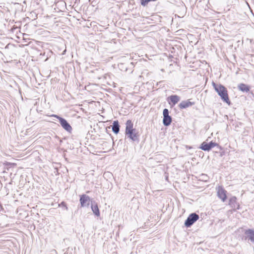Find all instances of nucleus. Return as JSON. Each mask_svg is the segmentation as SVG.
<instances>
[{
    "label": "nucleus",
    "mask_w": 254,
    "mask_h": 254,
    "mask_svg": "<svg viewBox=\"0 0 254 254\" xmlns=\"http://www.w3.org/2000/svg\"><path fill=\"white\" fill-rule=\"evenodd\" d=\"M91 209L93 212V213L97 216H100V211L98 206V205L96 203L91 204Z\"/></svg>",
    "instance_id": "nucleus-14"
},
{
    "label": "nucleus",
    "mask_w": 254,
    "mask_h": 254,
    "mask_svg": "<svg viewBox=\"0 0 254 254\" xmlns=\"http://www.w3.org/2000/svg\"><path fill=\"white\" fill-rule=\"evenodd\" d=\"M238 88L240 91L244 92H248L250 89V86L244 83H240L239 84Z\"/></svg>",
    "instance_id": "nucleus-10"
},
{
    "label": "nucleus",
    "mask_w": 254,
    "mask_h": 254,
    "mask_svg": "<svg viewBox=\"0 0 254 254\" xmlns=\"http://www.w3.org/2000/svg\"><path fill=\"white\" fill-rule=\"evenodd\" d=\"M213 86L220 96L221 99L228 105H230L231 102L229 100L227 89L221 84H216L214 82L212 83Z\"/></svg>",
    "instance_id": "nucleus-2"
},
{
    "label": "nucleus",
    "mask_w": 254,
    "mask_h": 254,
    "mask_svg": "<svg viewBox=\"0 0 254 254\" xmlns=\"http://www.w3.org/2000/svg\"><path fill=\"white\" fill-rule=\"evenodd\" d=\"M199 178H200L199 179L200 180H201L202 181H204V182H206L208 180V176L207 175L204 174H202L199 176Z\"/></svg>",
    "instance_id": "nucleus-16"
},
{
    "label": "nucleus",
    "mask_w": 254,
    "mask_h": 254,
    "mask_svg": "<svg viewBox=\"0 0 254 254\" xmlns=\"http://www.w3.org/2000/svg\"><path fill=\"white\" fill-rule=\"evenodd\" d=\"M172 122V117L168 115L167 116L163 117V124L165 126H169Z\"/></svg>",
    "instance_id": "nucleus-13"
},
{
    "label": "nucleus",
    "mask_w": 254,
    "mask_h": 254,
    "mask_svg": "<svg viewBox=\"0 0 254 254\" xmlns=\"http://www.w3.org/2000/svg\"><path fill=\"white\" fill-rule=\"evenodd\" d=\"M163 117L167 116L169 115V110L167 109H164L163 111Z\"/></svg>",
    "instance_id": "nucleus-21"
},
{
    "label": "nucleus",
    "mask_w": 254,
    "mask_h": 254,
    "mask_svg": "<svg viewBox=\"0 0 254 254\" xmlns=\"http://www.w3.org/2000/svg\"><path fill=\"white\" fill-rule=\"evenodd\" d=\"M195 103L194 102H191L190 100H188L186 101H182L179 105V107L180 109H186L189 107H190L193 105H194Z\"/></svg>",
    "instance_id": "nucleus-8"
},
{
    "label": "nucleus",
    "mask_w": 254,
    "mask_h": 254,
    "mask_svg": "<svg viewBox=\"0 0 254 254\" xmlns=\"http://www.w3.org/2000/svg\"><path fill=\"white\" fill-rule=\"evenodd\" d=\"M151 1H154V0H141V4L142 6H146L148 3Z\"/></svg>",
    "instance_id": "nucleus-17"
},
{
    "label": "nucleus",
    "mask_w": 254,
    "mask_h": 254,
    "mask_svg": "<svg viewBox=\"0 0 254 254\" xmlns=\"http://www.w3.org/2000/svg\"><path fill=\"white\" fill-rule=\"evenodd\" d=\"M229 205L234 210L239 209L240 208V205L239 203L237 201V198L236 196H233L230 198Z\"/></svg>",
    "instance_id": "nucleus-7"
},
{
    "label": "nucleus",
    "mask_w": 254,
    "mask_h": 254,
    "mask_svg": "<svg viewBox=\"0 0 254 254\" xmlns=\"http://www.w3.org/2000/svg\"><path fill=\"white\" fill-rule=\"evenodd\" d=\"M79 201L81 207H86L89 205L90 199L89 196L86 194H82L80 195Z\"/></svg>",
    "instance_id": "nucleus-6"
},
{
    "label": "nucleus",
    "mask_w": 254,
    "mask_h": 254,
    "mask_svg": "<svg viewBox=\"0 0 254 254\" xmlns=\"http://www.w3.org/2000/svg\"><path fill=\"white\" fill-rule=\"evenodd\" d=\"M198 219L199 215L198 214L195 213H191L186 220L185 222V225L187 227H190Z\"/></svg>",
    "instance_id": "nucleus-4"
},
{
    "label": "nucleus",
    "mask_w": 254,
    "mask_h": 254,
    "mask_svg": "<svg viewBox=\"0 0 254 254\" xmlns=\"http://www.w3.org/2000/svg\"><path fill=\"white\" fill-rule=\"evenodd\" d=\"M52 116L57 118L59 119V122L62 126V127L64 128L66 131L70 133L72 131V127L69 125V124L67 122V121L58 115H53Z\"/></svg>",
    "instance_id": "nucleus-3"
},
{
    "label": "nucleus",
    "mask_w": 254,
    "mask_h": 254,
    "mask_svg": "<svg viewBox=\"0 0 254 254\" xmlns=\"http://www.w3.org/2000/svg\"><path fill=\"white\" fill-rule=\"evenodd\" d=\"M209 145L210 149H211V148H213L214 147H215L216 146H219L218 144H217L215 142H213L212 141L210 142L209 143Z\"/></svg>",
    "instance_id": "nucleus-19"
},
{
    "label": "nucleus",
    "mask_w": 254,
    "mask_h": 254,
    "mask_svg": "<svg viewBox=\"0 0 254 254\" xmlns=\"http://www.w3.org/2000/svg\"><path fill=\"white\" fill-rule=\"evenodd\" d=\"M0 213H2V212L4 211V209L1 205V206H0Z\"/></svg>",
    "instance_id": "nucleus-22"
},
{
    "label": "nucleus",
    "mask_w": 254,
    "mask_h": 254,
    "mask_svg": "<svg viewBox=\"0 0 254 254\" xmlns=\"http://www.w3.org/2000/svg\"><path fill=\"white\" fill-rule=\"evenodd\" d=\"M245 234L247 237L253 243H254V229H248L245 232Z\"/></svg>",
    "instance_id": "nucleus-9"
},
{
    "label": "nucleus",
    "mask_w": 254,
    "mask_h": 254,
    "mask_svg": "<svg viewBox=\"0 0 254 254\" xmlns=\"http://www.w3.org/2000/svg\"><path fill=\"white\" fill-rule=\"evenodd\" d=\"M126 135L127 138L134 142H139V135L136 129L133 128V124L130 120H127L126 124Z\"/></svg>",
    "instance_id": "nucleus-1"
},
{
    "label": "nucleus",
    "mask_w": 254,
    "mask_h": 254,
    "mask_svg": "<svg viewBox=\"0 0 254 254\" xmlns=\"http://www.w3.org/2000/svg\"><path fill=\"white\" fill-rule=\"evenodd\" d=\"M59 207H64L65 208V210H68V207L66 205V204L64 201H62L61 203L59 204Z\"/></svg>",
    "instance_id": "nucleus-20"
},
{
    "label": "nucleus",
    "mask_w": 254,
    "mask_h": 254,
    "mask_svg": "<svg viewBox=\"0 0 254 254\" xmlns=\"http://www.w3.org/2000/svg\"><path fill=\"white\" fill-rule=\"evenodd\" d=\"M199 148L201 149V150H203V151H209L210 149V147H209V143H207L205 141L203 142L200 147H199Z\"/></svg>",
    "instance_id": "nucleus-15"
},
{
    "label": "nucleus",
    "mask_w": 254,
    "mask_h": 254,
    "mask_svg": "<svg viewBox=\"0 0 254 254\" xmlns=\"http://www.w3.org/2000/svg\"><path fill=\"white\" fill-rule=\"evenodd\" d=\"M169 99L172 103L171 106L175 105L180 100V97L177 95H171L169 97Z\"/></svg>",
    "instance_id": "nucleus-11"
},
{
    "label": "nucleus",
    "mask_w": 254,
    "mask_h": 254,
    "mask_svg": "<svg viewBox=\"0 0 254 254\" xmlns=\"http://www.w3.org/2000/svg\"><path fill=\"white\" fill-rule=\"evenodd\" d=\"M209 145L210 149H211V148H213L214 147H215L216 146H219L218 144H217L215 142H213L212 141L210 142L209 143Z\"/></svg>",
    "instance_id": "nucleus-18"
},
{
    "label": "nucleus",
    "mask_w": 254,
    "mask_h": 254,
    "mask_svg": "<svg viewBox=\"0 0 254 254\" xmlns=\"http://www.w3.org/2000/svg\"><path fill=\"white\" fill-rule=\"evenodd\" d=\"M112 131L117 134L120 131V125L118 121H114L112 126Z\"/></svg>",
    "instance_id": "nucleus-12"
},
{
    "label": "nucleus",
    "mask_w": 254,
    "mask_h": 254,
    "mask_svg": "<svg viewBox=\"0 0 254 254\" xmlns=\"http://www.w3.org/2000/svg\"><path fill=\"white\" fill-rule=\"evenodd\" d=\"M217 195L222 202H225L227 199V191L221 186L216 188Z\"/></svg>",
    "instance_id": "nucleus-5"
}]
</instances>
